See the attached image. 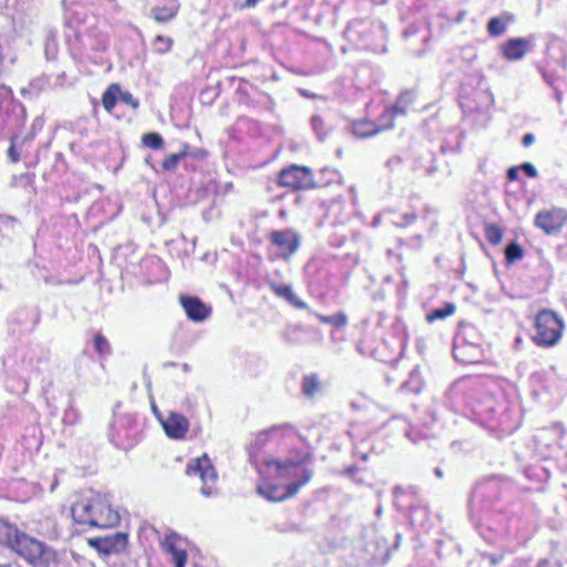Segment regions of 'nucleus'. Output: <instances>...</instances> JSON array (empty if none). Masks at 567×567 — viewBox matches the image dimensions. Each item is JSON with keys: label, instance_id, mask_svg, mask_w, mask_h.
<instances>
[{"label": "nucleus", "instance_id": "obj_1", "mask_svg": "<svg viewBox=\"0 0 567 567\" xmlns=\"http://www.w3.org/2000/svg\"><path fill=\"white\" fill-rule=\"evenodd\" d=\"M71 513L78 524L110 528L120 523V515L111 507L109 495L94 489L83 491Z\"/></svg>", "mask_w": 567, "mask_h": 567}, {"label": "nucleus", "instance_id": "obj_2", "mask_svg": "<svg viewBox=\"0 0 567 567\" xmlns=\"http://www.w3.org/2000/svg\"><path fill=\"white\" fill-rule=\"evenodd\" d=\"M11 550L33 566L48 567L56 560L54 549L24 532H20Z\"/></svg>", "mask_w": 567, "mask_h": 567}, {"label": "nucleus", "instance_id": "obj_3", "mask_svg": "<svg viewBox=\"0 0 567 567\" xmlns=\"http://www.w3.org/2000/svg\"><path fill=\"white\" fill-rule=\"evenodd\" d=\"M534 341L539 346L553 347L561 338L564 323L551 310L540 311L535 320Z\"/></svg>", "mask_w": 567, "mask_h": 567}, {"label": "nucleus", "instance_id": "obj_4", "mask_svg": "<svg viewBox=\"0 0 567 567\" xmlns=\"http://www.w3.org/2000/svg\"><path fill=\"white\" fill-rule=\"evenodd\" d=\"M312 475L313 473L311 470L303 468L300 480L287 485L270 483L260 484L257 487V492L269 502H282L296 496L299 493V489L310 482Z\"/></svg>", "mask_w": 567, "mask_h": 567}, {"label": "nucleus", "instance_id": "obj_5", "mask_svg": "<svg viewBox=\"0 0 567 567\" xmlns=\"http://www.w3.org/2000/svg\"><path fill=\"white\" fill-rule=\"evenodd\" d=\"M186 474L198 475L203 486L200 488L202 495L209 497L217 494L216 482L217 473L206 454L200 457L192 460L187 464Z\"/></svg>", "mask_w": 567, "mask_h": 567}, {"label": "nucleus", "instance_id": "obj_6", "mask_svg": "<svg viewBox=\"0 0 567 567\" xmlns=\"http://www.w3.org/2000/svg\"><path fill=\"white\" fill-rule=\"evenodd\" d=\"M281 187L291 190L309 189L315 187L312 172L308 166L292 164L280 171L277 179Z\"/></svg>", "mask_w": 567, "mask_h": 567}, {"label": "nucleus", "instance_id": "obj_7", "mask_svg": "<svg viewBox=\"0 0 567 567\" xmlns=\"http://www.w3.org/2000/svg\"><path fill=\"white\" fill-rule=\"evenodd\" d=\"M567 221V212L561 208L542 210L536 215L535 226L547 235H554L561 230Z\"/></svg>", "mask_w": 567, "mask_h": 567}, {"label": "nucleus", "instance_id": "obj_8", "mask_svg": "<svg viewBox=\"0 0 567 567\" xmlns=\"http://www.w3.org/2000/svg\"><path fill=\"white\" fill-rule=\"evenodd\" d=\"M179 301L187 318L194 322L205 321L212 312V309L197 297L181 296Z\"/></svg>", "mask_w": 567, "mask_h": 567}, {"label": "nucleus", "instance_id": "obj_9", "mask_svg": "<svg viewBox=\"0 0 567 567\" xmlns=\"http://www.w3.org/2000/svg\"><path fill=\"white\" fill-rule=\"evenodd\" d=\"M307 458L308 456H302L297 460L290 457L284 460L267 458L264 464L269 470L274 468L277 477L288 478L297 467L302 466L307 462Z\"/></svg>", "mask_w": 567, "mask_h": 567}, {"label": "nucleus", "instance_id": "obj_10", "mask_svg": "<svg viewBox=\"0 0 567 567\" xmlns=\"http://www.w3.org/2000/svg\"><path fill=\"white\" fill-rule=\"evenodd\" d=\"M272 244L278 246L287 257L295 254L300 245V236L292 229L272 231L270 234Z\"/></svg>", "mask_w": 567, "mask_h": 567}, {"label": "nucleus", "instance_id": "obj_11", "mask_svg": "<svg viewBox=\"0 0 567 567\" xmlns=\"http://www.w3.org/2000/svg\"><path fill=\"white\" fill-rule=\"evenodd\" d=\"M167 436L172 439H182L188 431V420L176 412H171L165 420H161Z\"/></svg>", "mask_w": 567, "mask_h": 567}, {"label": "nucleus", "instance_id": "obj_12", "mask_svg": "<svg viewBox=\"0 0 567 567\" xmlns=\"http://www.w3.org/2000/svg\"><path fill=\"white\" fill-rule=\"evenodd\" d=\"M127 536L124 533H115L105 538L90 539V545L104 554L120 553L126 547Z\"/></svg>", "mask_w": 567, "mask_h": 567}, {"label": "nucleus", "instance_id": "obj_13", "mask_svg": "<svg viewBox=\"0 0 567 567\" xmlns=\"http://www.w3.org/2000/svg\"><path fill=\"white\" fill-rule=\"evenodd\" d=\"M529 50V42L523 38L509 39L502 45L503 55L507 60H520Z\"/></svg>", "mask_w": 567, "mask_h": 567}, {"label": "nucleus", "instance_id": "obj_14", "mask_svg": "<svg viewBox=\"0 0 567 567\" xmlns=\"http://www.w3.org/2000/svg\"><path fill=\"white\" fill-rule=\"evenodd\" d=\"M394 126L391 122L384 123L382 125H377L374 122L369 120H360L355 121L352 124L353 134L358 137L365 138L372 135H375L385 130H390Z\"/></svg>", "mask_w": 567, "mask_h": 567}, {"label": "nucleus", "instance_id": "obj_15", "mask_svg": "<svg viewBox=\"0 0 567 567\" xmlns=\"http://www.w3.org/2000/svg\"><path fill=\"white\" fill-rule=\"evenodd\" d=\"M20 532L21 530L16 525L8 520L0 519V545L12 549Z\"/></svg>", "mask_w": 567, "mask_h": 567}, {"label": "nucleus", "instance_id": "obj_16", "mask_svg": "<svg viewBox=\"0 0 567 567\" xmlns=\"http://www.w3.org/2000/svg\"><path fill=\"white\" fill-rule=\"evenodd\" d=\"M513 20L514 17L509 13H505L499 17H494L488 21L487 31L492 37H499L506 31L507 25Z\"/></svg>", "mask_w": 567, "mask_h": 567}, {"label": "nucleus", "instance_id": "obj_17", "mask_svg": "<svg viewBox=\"0 0 567 567\" xmlns=\"http://www.w3.org/2000/svg\"><path fill=\"white\" fill-rule=\"evenodd\" d=\"M272 291L281 298H285L289 303H291L293 307L298 309H306L307 303L301 301L297 298L295 295L291 286L287 285H272Z\"/></svg>", "mask_w": 567, "mask_h": 567}, {"label": "nucleus", "instance_id": "obj_18", "mask_svg": "<svg viewBox=\"0 0 567 567\" xmlns=\"http://www.w3.org/2000/svg\"><path fill=\"white\" fill-rule=\"evenodd\" d=\"M120 95V87L117 84H112L103 93L102 103L106 111H112L116 104V95Z\"/></svg>", "mask_w": 567, "mask_h": 567}, {"label": "nucleus", "instance_id": "obj_19", "mask_svg": "<svg viewBox=\"0 0 567 567\" xmlns=\"http://www.w3.org/2000/svg\"><path fill=\"white\" fill-rule=\"evenodd\" d=\"M303 393L311 398L320 391V382L316 374L305 377L302 381Z\"/></svg>", "mask_w": 567, "mask_h": 567}, {"label": "nucleus", "instance_id": "obj_20", "mask_svg": "<svg viewBox=\"0 0 567 567\" xmlns=\"http://www.w3.org/2000/svg\"><path fill=\"white\" fill-rule=\"evenodd\" d=\"M455 309L456 308L454 303H445L444 307L432 310L430 313H427V322L445 319L452 316L455 312Z\"/></svg>", "mask_w": 567, "mask_h": 567}, {"label": "nucleus", "instance_id": "obj_21", "mask_svg": "<svg viewBox=\"0 0 567 567\" xmlns=\"http://www.w3.org/2000/svg\"><path fill=\"white\" fill-rule=\"evenodd\" d=\"M187 155L186 148L182 152L174 153L168 155L162 163V166L165 171L173 172L176 169L181 159L185 158Z\"/></svg>", "mask_w": 567, "mask_h": 567}, {"label": "nucleus", "instance_id": "obj_22", "mask_svg": "<svg viewBox=\"0 0 567 567\" xmlns=\"http://www.w3.org/2000/svg\"><path fill=\"white\" fill-rule=\"evenodd\" d=\"M414 101V95L411 92L402 93L395 105L393 106V112L398 114H405L406 113V106L412 104Z\"/></svg>", "mask_w": 567, "mask_h": 567}, {"label": "nucleus", "instance_id": "obj_23", "mask_svg": "<svg viewBox=\"0 0 567 567\" xmlns=\"http://www.w3.org/2000/svg\"><path fill=\"white\" fill-rule=\"evenodd\" d=\"M142 141L146 147L152 148V150H159L164 145V141H163L162 136L158 133H154V132L144 134Z\"/></svg>", "mask_w": 567, "mask_h": 567}, {"label": "nucleus", "instance_id": "obj_24", "mask_svg": "<svg viewBox=\"0 0 567 567\" xmlns=\"http://www.w3.org/2000/svg\"><path fill=\"white\" fill-rule=\"evenodd\" d=\"M420 379H421V371L419 369H416L412 372L410 379L403 384V388H405L408 391H411L413 393H421L422 385L420 383Z\"/></svg>", "mask_w": 567, "mask_h": 567}, {"label": "nucleus", "instance_id": "obj_25", "mask_svg": "<svg viewBox=\"0 0 567 567\" xmlns=\"http://www.w3.org/2000/svg\"><path fill=\"white\" fill-rule=\"evenodd\" d=\"M485 236L489 244L497 245L503 238V231L496 225H488L485 229Z\"/></svg>", "mask_w": 567, "mask_h": 567}, {"label": "nucleus", "instance_id": "obj_26", "mask_svg": "<svg viewBox=\"0 0 567 567\" xmlns=\"http://www.w3.org/2000/svg\"><path fill=\"white\" fill-rule=\"evenodd\" d=\"M176 14V9L172 8H155L153 10V17L156 21L165 22L172 19Z\"/></svg>", "mask_w": 567, "mask_h": 567}, {"label": "nucleus", "instance_id": "obj_27", "mask_svg": "<svg viewBox=\"0 0 567 567\" xmlns=\"http://www.w3.org/2000/svg\"><path fill=\"white\" fill-rule=\"evenodd\" d=\"M523 257V249L519 245L512 243L506 248V258L509 261L519 260Z\"/></svg>", "mask_w": 567, "mask_h": 567}, {"label": "nucleus", "instance_id": "obj_28", "mask_svg": "<svg viewBox=\"0 0 567 567\" xmlns=\"http://www.w3.org/2000/svg\"><path fill=\"white\" fill-rule=\"evenodd\" d=\"M94 347L100 354H106L110 352L109 341L100 333L94 336Z\"/></svg>", "mask_w": 567, "mask_h": 567}, {"label": "nucleus", "instance_id": "obj_29", "mask_svg": "<svg viewBox=\"0 0 567 567\" xmlns=\"http://www.w3.org/2000/svg\"><path fill=\"white\" fill-rule=\"evenodd\" d=\"M330 324L336 327H344L348 323V318L343 312H338L333 316H330Z\"/></svg>", "mask_w": 567, "mask_h": 567}, {"label": "nucleus", "instance_id": "obj_30", "mask_svg": "<svg viewBox=\"0 0 567 567\" xmlns=\"http://www.w3.org/2000/svg\"><path fill=\"white\" fill-rule=\"evenodd\" d=\"M120 100L124 102L125 104L131 105L133 109L138 107V101L133 97V95L130 92H121L120 91Z\"/></svg>", "mask_w": 567, "mask_h": 567}, {"label": "nucleus", "instance_id": "obj_31", "mask_svg": "<svg viewBox=\"0 0 567 567\" xmlns=\"http://www.w3.org/2000/svg\"><path fill=\"white\" fill-rule=\"evenodd\" d=\"M398 115V113L393 112V107L391 110H386L380 117L377 125H382L384 123L391 122L393 124V117Z\"/></svg>", "mask_w": 567, "mask_h": 567}, {"label": "nucleus", "instance_id": "obj_32", "mask_svg": "<svg viewBox=\"0 0 567 567\" xmlns=\"http://www.w3.org/2000/svg\"><path fill=\"white\" fill-rule=\"evenodd\" d=\"M520 168L526 173L527 176L532 178L537 176V169L532 163H524Z\"/></svg>", "mask_w": 567, "mask_h": 567}, {"label": "nucleus", "instance_id": "obj_33", "mask_svg": "<svg viewBox=\"0 0 567 567\" xmlns=\"http://www.w3.org/2000/svg\"><path fill=\"white\" fill-rule=\"evenodd\" d=\"M156 42H159L161 44H163L162 47H158L157 50L159 52H167L171 48V40L169 39H165L161 35L156 37Z\"/></svg>", "mask_w": 567, "mask_h": 567}, {"label": "nucleus", "instance_id": "obj_34", "mask_svg": "<svg viewBox=\"0 0 567 567\" xmlns=\"http://www.w3.org/2000/svg\"><path fill=\"white\" fill-rule=\"evenodd\" d=\"M507 177L511 181H516L518 178V167H511L507 172Z\"/></svg>", "mask_w": 567, "mask_h": 567}, {"label": "nucleus", "instance_id": "obj_35", "mask_svg": "<svg viewBox=\"0 0 567 567\" xmlns=\"http://www.w3.org/2000/svg\"><path fill=\"white\" fill-rule=\"evenodd\" d=\"M534 140H535V138H534V135H533V134H526V135H524V137H523V145H524V146H526V147H527V146H529V145H532V144L534 143Z\"/></svg>", "mask_w": 567, "mask_h": 567}, {"label": "nucleus", "instance_id": "obj_36", "mask_svg": "<svg viewBox=\"0 0 567 567\" xmlns=\"http://www.w3.org/2000/svg\"><path fill=\"white\" fill-rule=\"evenodd\" d=\"M313 315L322 322V323H329L330 324V316L327 317V316H322V315H319V313H315Z\"/></svg>", "mask_w": 567, "mask_h": 567}, {"label": "nucleus", "instance_id": "obj_37", "mask_svg": "<svg viewBox=\"0 0 567 567\" xmlns=\"http://www.w3.org/2000/svg\"><path fill=\"white\" fill-rule=\"evenodd\" d=\"M259 0H246L243 4V8H250L255 7L258 3Z\"/></svg>", "mask_w": 567, "mask_h": 567}, {"label": "nucleus", "instance_id": "obj_38", "mask_svg": "<svg viewBox=\"0 0 567 567\" xmlns=\"http://www.w3.org/2000/svg\"><path fill=\"white\" fill-rule=\"evenodd\" d=\"M9 156H11L12 161L13 162H17L18 161V157L14 156V153H13V150L12 147L9 150Z\"/></svg>", "mask_w": 567, "mask_h": 567}, {"label": "nucleus", "instance_id": "obj_39", "mask_svg": "<svg viewBox=\"0 0 567 567\" xmlns=\"http://www.w3.org/2000/svg\"><path fill=\"white\" fill-rule=\"evenodd\" d=\"M434 473H435V475H436L437 477H440V478L443 476V473H442V471H441L440 468H435V470H434Z\"/></svg>", "mask_w": 567, "mask_h": 567}, {"label": "nucleus", "instance_id": "obj_40", "mask_svg": "<svg viewBox=\"0 0 567 567\" xmlns=\"http://www.w3.org/2000/svg\"><path fill=\"white\" fill-rule=\"evenodd\" d=\"M265 436H266V434H260V435H259V437H258V441L264 442V441H265V440H264V437H265Z\"/></svg>", "mask_w": 567, "mask_h": 567}, {"label": "nucleus", "instance_id": "obj_41", "mask_svg": "<svg viewBox=\"0 0 567 567\" xmlns=\"http://www.w3.org/2000/svg\"><path fill=\"white\" fill-rule=\"evenodd\" d=\"M381 512H382V508H381V507H379V508L377 509V514H378V515H380V514H381Z\"/></svg>", "mask_w": 567, "mask_h": 567}, {"label": "nucleus", "instance_id": "obj_42", "mask_svg": "<svg viewBox=\"0 0 567 567\" xmlns=\"http://www.w3.org/2000/svg\"><path fill=\"white\" fill-rule=\"evenodd\" d=\"M0 567H11L10 565H0Z\"/></svg>", "mask_w": 567, "mask_h": 567}]
</instances>
